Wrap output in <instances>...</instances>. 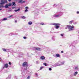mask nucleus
Here are the masks:
<instances>
[{
  "mask_svg": "<svg viewBox=\"0 0 79 79\" xmlns=\"http://www.w3.org/2000/svg\"><path fill=\"white\" fill-rule=\"evenodd\" d=\"M67 27L69 29V31H72V30H74V26H71L70 25H68L67 26Z\"/></svg>",
  "mask_w": 79,
  "mask_h": 79,
  "instance_id": "obj_1",
  "label": "nucleus"
},
{
  "mask_svg": "<svg viewBox=\"0 0 79 79\" xmlns=\"http://www.w3.org/2000/svg\"><path fill=\"white\" fill-rule=\"evenodd\" d=\"M53 25H54V26H56V29H58V28H59V25H60V24L58 23H54L53 24Z\"/></svg>",
  "mask_w": 79,
  "mask_h": 79,
  "instance_id": "obj_2",
  "label": "nucleus"
},
{
  "mask_svg": "<svg viewBox=\"0 0 79 79\" xmlns=\"http://www.w3.org/2000/svg\"><path fill=\"white\" fill-rule=\"evenodd\" d=\"M5 3V0H2L1 1V3L0 5H3Z\"/></svg>",
  "mask_w": 79,
  "mask_h": 79,
  "instance_id": "obj_3",
  "label": "nucleus"
},
{
  "mask_svg": "<svg viewBox=\"0 0 79 79\" xmlns=\"http://www.w3.org/2000/svg\"><path fill=\"white\" fill-rule=\"evenodd\" d=\"M25 1H23V0H19L18 1V3H24V2Z\"/></svg>",
  "mask_w": 79,
  "mask_h": 79,
  "instance_id": "obj_4",
  "label": "nucleus"
},
{
  "mask_svg": "<svg viewBox=\"0 0 79 79\" xmlns=\"http://www.w3.org/2000/svg\"><path fill=\"white\" fill-rule=\"evenodd\" d=\"M23 66H27V62H24V63L23 64Z\"/></svg>",
  "mask_w": 79,
  "mask_h": 79,
  "instance_id": "obj_5",
  "label": "nucleus"
},
{
  "mask_svg": "<svg viewBox=\"0 0 79 79\" xmlns=\"http://www.w3.org/2000/svg\"><path fill=\"white\" fill-rule=\"evenodd\" d=\"M40 59L41 60H45V57L44 56H41L40 57Z\"/></svg>",
  "mask_w": 79,
  "mask_h": 79,
  "instance_id": "obj_6",
  "label": "nucleus"
},
{
  "mask_svg": "<svg viewBox=\"0 0 79 79\" xmlns=\"http://www.w3.org/2000/svg\"><path fill=\"white\" fill-rule=\"evenodd\" d=\"M78 73V72H75L73 74V75L74 76H76V75H77V73Z\"/></svg>",
  "mask_w": 79,
  "mask_h": 79,
  "instance_id": "obj_7",
  "label": "nucleus"
},
{
  "mask_svg": "<svg viewBox=\"0 0 79 79\" xmlns=\"http://www.w3.org/2000/svg\"><path fill=\"white\" fill-rule=\"evenodd\" d=\"M5 66L6 67V68H7L8 67V64H5Z\"/></svg>",
  "mask_w": 79,
  "mask_h": 79,
  "instance_id": "obj_8",
  "label": "nucleus"
},
{
  "mask_svg": "<svg viewBox=\"0 0 79 79\" xmlns=\"http://www.w3.org/2000/svg\"><path fill=\"white\" fill-rule=\"evenodd\" d=\"M12 6H16V4H15V2H12Z\"/></svg>",
  "mask_w": 79,
  "mask_h": 79,
  "instance_id": "obj_9",
  "label": "nucleus"
},
{
  "mask_svg": "<svg viewBox=\"0 0 79 79\" xmlns=\"http://www.w3.org/2000/svg\"><path fill=\"white\" fill-rule=\"evenodd\" d=\"M56 56L57 57H60V56L59 54H57L56 55Z\"/></svg>",
  "mask_w": 79,
  "mask_h": 79,
  "instance_id": "obj_10",
  "label": "nucleus"
},
{
  "mask_svg": "<svg viewBox=\"0 0 79 79\" xmlns=\"http://www.w3.org/2000/svg\"><path fill=\"white\" fill-rule=\"evenodd\" d=\"M8 6H9L8 5V4H6V5L5 6V8H8Z\"/></svg>",
  "mask_w": 79,
  "mask_h": 79,
  "instance_id": "obj_11",
  "label": "nucleus"
},
{
  "mask_svg": "<svg viewBox=\"0 0 79 79\" xmlns=\"http://www.w3.org/2000/svg\"><path fill=\"white\" fill-rule=\"evenodd\" d=\"M6 20H7V19H6V18H4L2 19V21H6Z\"/></svg>",
  "mask_w": 79,
  "mask_h": 79,
  "instance_id": "obj_12",
  "label": "nucleus"
},
{
  "mask_svg": "<svg viewBox=\"0 0 79 79\" xmlns=\"http://www.w3.org/2000/svg\"><path fill=\"white\" fill-rule=\"evenodd\" d=\"M11 5H12V4H11V3H10L8 4V5L9 6H11Z\"/></svg>",
  "mask_w": 79,
  "mask_h": 79,
  "instance_id": "obj_13",
  "label": "nucleus"
},
{
  "mask_svg": "<svg viewBox=\"0 0 79 79\" xmlns=\"http://www.w3.org/2000/svg\"><path fill=\"white\" fill-rule=\"evenodd\" d=\"M32 23L31 22H30L28 23V24H29V25H31Z\"/></svg>",
  "mask_w": 79,
  "mask_h": 79,
  "instance_id": "obj_14",
  "label": "nucleus"
},
{
  "mask_svg": "<svg viewBox=\"0 0 79 79\" xmlns=\"http://www.w3.org/2000/svg\"><path fill=\"white\" fill-rule=\"evenodd\" d=\"M20 9H18L16 10H15V12H17V11H20Z\"/></svg>",
  "mask_w": 79,
  "mask_h": 79,
  "instance_id": "obj_15",
  "label": "nucleus"
},
{
  "mask_svg": "<svg viewBox=\"0 0 79 79\" xmlns=\"http://www.w3.org/2000/svg\"><path fill=\"white\" fill-rule=\"evenodd\" d=\"M4 6L3 5H0V8H3Z\"/></svg>",
  "mask_w": 79,
  "mask_h": 79,
  "instance_id": "obj_16",
  "label": "nucleus"
},
{
  "mask_svg": "<svg viewBox=\"0 0 79 79\" xmlns=\"http://www.w3.org/2000/svg\"><path fill=\"white\" fill-rule=\"evenodd\" d=\"M35 49L37 50H40V48H36Z\"/></svg>",
  "mask_w": 79,
  "mask_h": 79,
  "instance_id": "obj_17",
  "label": "nucleus"
},
{
  "mask_svg": "<svg viewBox=\"0 0 79 79\" xmlns=\"http://www.w3.org/2000/svg\"><path fill=\"white\" fill-rule=\"evenodd\" d=\"M5 3H8V2L7 1V0H5Z\"/></svg>",
  "mask_w": 79,
  "mask_h": 79,
  "instance_id": "obj_18",
  "label": "nucleus"
},
{
  "mask_svg": "<svg viewBox=\"0 0 79 79\" xmlns=\"http://www.w3.org/2000/svg\"><path fill=\"white\" fill-rule=\"evenodd\" d=\"M22 18H23V19H25L26 18V17L24 16H22Z\"/></svg>",
  "mask_w": 79,
  "mask_h": 79,
  "instance_id": "obj_19",
  "label": "nucleus"
},
{
  "mask_svg": "<svg viewBox=\"0 0 79 79\" xmlns=\"http://www.w3.org/2000/svg\"><path fill=\"white\" fill-rule=\"evenodd\" d=\"M43 68H44V67H41L40 68V70L42 69H43Z\"/></svg>",
  "mask_w": 79,
  "mask_h": 79,
  "instance_id": "obj_20",
  "label": "nucleus"
},
{
  "mask_svg": "<svg viewBox=\"0 0 79 79\" xmlns=\"http://www.w3.org/2000/svg\"><path fill=\"white\" fill-rule=\"evenodd\" d=\"M72 23H73V21H70V22H69V24H71Z\"/></svg>",
  "mask_w": 79,
  "mask_h": 79,
  "instance_id": "obj_21",
  "label": "nucleus"
},
{
  "mask_svg": "<svg viewBox=\"0 0 79 79\" xmlns=\"http://www.w3.org/2000/svg\"><path fill=\"white\" fill-rule=\"evenodd\" d=\"M43 64H44V65L45 66H47V64H46V63H44Z\"/></svg>",
  "mask_w": 79,
  "mask_h": 79,
  "instance_id": "obj_22",
  "label": "nucleus"
},
{
  "mask_svg": "<svg viewBox=\"0 0 79 79\" xmlns=\"http://www.w3.org/2000/svg\"><path fill=\"white\" fill-rule=\"evenodd\" d=\"M27 79H30V76H28L27 78Z\"/></svg>",
  "mask_w": 79,
  "mask_h": 79,
  "instance_id": "obj_23",
  "label": "nucleus"
},
{
  "mask_svg": "<svg viewBox=\"0 0 79 79\" xmlns=\"http://www.w3.org/2000/svg\"><path fill=\"white\" fill-rule=\"evenodd\" d=\"M12 16H13V15H10L8 17V18H11V17H12Z\"/></svg>",
  "mask_w": 79,
  "mask_h": 79,
  "instance_id": "obj_24",
  "label": "nucleus"
},
{
  "mask_svg": "<svg viewBox=\"0 0 79 79\" xmlns=\"http://www.w3.org/2000/svg\"><path fill=\"white\" fill-rule=\"evenodd\" d=\"M28 11V10H27V9H26V10H25V12H27V11Z\"/></svg>",
  "mask_w": 79,
  "mask_h": 79,
  "instance_id": "obj_25",
  "label": "nucleus"
},
{
  "mask_svg": "<svg viewBox=\"0 0 79 79\" xmlns=\"http://www.w3.org/2000/svg\"><path fill=\"white\" fill-rule=\"evenodd\" d=\"M3 50L4 52H6V49H3Z\"/></svg>",
  "mask_w": 79,
  "mask_h": 79,
  "instance_id": "obj_26",
  "label": "nucleus"
},
{
  "mask_svg": "<svg viewBox=\"0 0 79 79\" xmlns=\"http://www.w3.org/2000/svg\"><path fill=\"white\" fill-rule=\"evenodd\" d=\"M40 24H41V25H44V23H40Z\"/></svg>",
  "mask_w": 79,
  "mask_h": 79,
  "instance_id": "obj_27",
  "label": "nucleus"
},
{
  "mask_svg": "<svg viewBox=\"0 0 79 79\" xmlns=\"http://www.w3.org/2000/svg\"><path fill=\"white\" fill-rule=\"evenodd\" d=\"M49 71H51V70H52V68H49Z\"/></svg>",
  "mask_w": 79,
  "mask_h": 79,
  "instance_id": "obj_28",
  "label": "nucleus"
},
{
  "mask_svg": "<svg viewBox=\"0 0 79 79\" xmlns=\"http://www.w3.org/2000/svg\"><path fill=\"white\" fill-rule=\"evenodd\" d=\"M26 9H28L29 8L28 7H25Z\"/></svg>",
  "mask_w": 79,
  "mask_h": 79,
  "instance_id": "obj_29",
  "label": "nucleus"
},
{
  "mask_svg": "<svg viewBox=\"0 0 79 79\" xmlns=\"http://www.w3.org/2000/svg\"><path fill=\"white\" fill-rule=\"evenodd\" d=\"M23 39H26V37H23Z\"/></svg>",
  "mask_w": 79,
  "mask_h": 79,
  "instance_id": "obj_30",
  "label": "nucleus"
},
{
  "mask_svg": "<svg viewBox=\"0 0 79 79\" xmlns=\"http://www.w3.org/2000/svg\"><path fill=\"white\" fill-rule=\"evenodd\" d=\"M75 69H77V67H76L75 68Z\"/></svg>",
  "mask_w": 79,
  "mask_h": 79,
  "instance_id": "obj_31",
  "label": "nucleus"
},
{
  "mask_svg": "<svg viewBox=\"0 0 79 79\" xmlns=\"http://www.w3.org/2000/svg\"><path fill=\"white\" fill-rule=\"evenodd\" d=\"M35 76H38V74H37V73H36L35 74Z\"/></svg>",
  "mask_w": 79,
  "mask_h": 79,
  "instance_id": "obj_32",
  "label": "nucleus"
},
{
  "mask_svg": "<svg viewBox=\"0 0 79 79\" xmlns=\"http://www.w3.org/2000/svg\"><path fill=\"white\" fill-rule=\"evenodd\" d=\"M9 64H11V62H9Z\"/></svg>",
  "mask_w": 79,
  "mask_h": 79,
  "instance_id": "obj_33",
  "label": "nucleus"
},
{
  "mask_svg": "<svg viewBox=\"0 0 79 79\" xmlns=\"http://www.w3.org/2000/svg\"><path fill=\"white\" fill-rule=\"evenodd\" d=\"M77 14H79V12H78H78H77Z\"/></svg>",
  "mask_w": 79,
  "mask_h": 79,
  "instance_id": "obj_34",
  "label": "nucleus"
},
{
  "mask_svg": "<svg viewBox=\"0 0 79 79\" xmlns=\"http://www.w3.org/2000/svg\"><path fill=\"white\" fill-rule=\"evenodd\" d=\"M61 36H63V34H61Z\"/></svg>",
  "mask_w": 79,
  "mask_h": 79,
  "instance_id": "obj_35",
  "label": "nucleus"
},
{
  "mask_svg": "<svg viewBox=\"0 0 79 79\" xmlns=\"http://www.w3.org/2000/svg\"><path fill=\"white\" fill-rule=\"evenodd\" d=\"M8 1L9 2H11V0H8Z\"/></svg>",
  "mask_w": 79,
  "mask_h": 79,
  "instance_id": "obj_36",
  "label": "nucleus"
},
{
  "mask_svg": "<svg viewBox=\"0 0 79 79\" xmlns=\"http://www.w3.org/2000/svg\"><path fill=\"white\" fill-rule=\"evenodd\" d=\"M15 23H17V20H15Z\"/></svg>",
  "mask_w": 79,
  "mask_h": 79,
  "instance_id": "obj_37",
  "label": "nucleus"
},
{
  "mask_svg": "<svg viewBox=\"0 0 79 79\" xmlns=\"http://www.w3.org/2000/svg\"><path fill=\"white\" fill-rule=\"evenodd\" d=\"M61 53H63V51H62L61 52Z\"/></svg>",
  "mask_w": 79,
  "mask_h": 79,
  "instance_id": "obj_38",
  "label": "nucleus"
},
{
  "mask_svg": "<svg viewBox=\"0 0 79 79\" xmlns=\"http://www.w3.org/2000/svg\"><path fill=\"white\" fill-rule=\"evenodd\" d=\"M15 8V7H12L13 9H14V8Z\"/></svg>",
  "mask_w": 79,
  "mask_h": 79,
  "instance_id": "obj_39",
  "label": "nucleus"
},
{
  "mask_svg": "<svg viewBox=\"0 0 79 79\" xmlns=\"http://www.w3.org/2000/svg\"><path fill=\"white\" fill-rule=\"evenodd\" d=\"M56 17H58V15H56Z\"/></svg>",
  "mask_w": 79,
  "mask_h": 79,
  "instance_id": "obj_40",
  "label": "nucleus"
},
{
  "mask_svg": "<svg viewBox=\"0 0 79 79\" xmlns=\"http://www.w3.org/2000/svg\"><path fill=\"white\" fill-rule=\"evenodd\" d=\"M1 10H2V9H0V11H1Z\"/></svg>",
  "mask_w": 79,
  "mask_h": 79,
  "instance_id": "obj_41",
  "label": "nucleus"
},
{
  "mask_svg": "<svg viewBox=\"0 0 79 79\" xmlns=\"http://www.w3.org/2000/svg\"><path fill=\"white\" fill-rule=\"evenodd\" d=\"M65 29H67V28H66Z\"/></svg>",
  "mask_w": 79,
  "mask_h": 79,
  "instance_id": "obj_42",
  "label": "nucleus"
},
{
  "mask_svg": "<svg viewBox=\"0 0 79 79\" xmlns=\"http://www.w3.org/2000/svg\"><path fill=\"white\" fill-rule=\"evenodd\" d=\"M0 59H1V58H0Z\"/></svg>",
  "mask_w": 79,
  "mask_h": 79,
  "instance_id": "obj_43",
  "label": "nucleus"
}]
</instances>
